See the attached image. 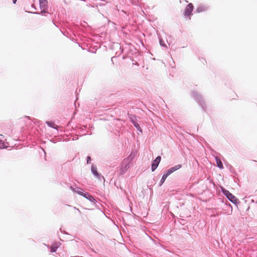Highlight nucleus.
Segmentation results:
<instances>
[{
    "label": "nucleus",
    "mask_w": 257,
    "mask_h": 257,
    "mask_svg": "<svg viewBox=\"0 0 257 257\" xmlns=\"http://www.w3.org/2000/svg\"><path fill=\"white\" fill-rule=\"evenodd\" d=\"M47 124L51 126V127H52L53 128H55V124L54 123V122H52V121H47Z\"/></svg>",
    "instance_id": "obj_14"
},
{
    "label": "nucleus",
    "mask_w": 257,
    "mask_h": 257,
    "mask_svg": "<svg viewBox=\"0 0 257 257\" xmlns=\"http://www.w3.org/2000/svg\"><path fill=\"white\" fill-rule=\"evenodd\" d=\"M78 193H79V194H80V195H83L82 192H79Z\"/></svg>",
    "instance_id": "obj_18"
},
{
    "label": "nucleus",
    "mask_w": 257,
    "mask_h": 257,
    "mask_svg": "<svg viewBox=\"0 0 257 257\" xmlns=\"http://www.w3.org/2000/svg\"><path fill=\"white\" fill-rule=\"evenodd\" d=\"M83 196H84V197H86V194L84 195Z\"/></svg>",
    "instance_id": "obj_19"
},
{
    "label": "nucleus",
    "mask_w": 257,
    "mask_h": 257,
    "mask_svg": "<svg viewBox=\"0 0 257 257\" xmlns=\"http://www.w3.org/2000/svg\"><path fill=\"white\" fill-rule=\"evenodd\" d=\"M91 171L94 175H95L96 177L99 178V175L97 171V168L96 167L92 165L91 166Z\"/></svg>",
    "instance_id": "obj_8"
},
{
    "label": "nucleus",
    "mask_w": 257,
    "mask_h": 257,
    "mask_svg": "<svg viewBox=\"0 0 257 257\" xmlns=\"http://www.w3.org/2000/svg\"><path fill=\"white\" fill-rule=\"evenodd\" d=\"M122 164H125L124 171H122L123 172H124L128 168V163L127 160H124L122 162Z\"/></svg>",
    "instance_id": "obj_13"
},
{
    "label": "nucleus",
    "mask_w": 257,
    "mask_h": 257,
    "mask_svg": "<svg viewBox=\"0 0 257 257\" xmlns=\"http://www.w3.org/2000/svg\"><path fill=\"white\" fill-rule=\"evenodd\" d=\"M215 160H216V162L217 166L218 168H219L220 169H223V164H222L221 161L220 160V159H219L217 157H216L215 158Z\"/></svg>",
    "instance_id": "obj_7"
},
{
    "label": "nucleus",
    "mask_w": 257,
    "mask_h": 257,
    "mask_svg": "<svg viewBox=\"0 0 257 257\" xmlns=\"http://www.w3.org/2000/svg\"><path fill=\"white\" fill-rule=\"evenodd\" d=\"M59 243H54L51 246V251L55 252L56 251L57 249L59 247Z\"/></svg>",
    "instance_id": "obj_9"
},
{
    "label": "nucleus",
    "mask_w": 257,
    "mask_h": 257,
    "mask_svg": "<svg viewBox=\"0 0 257 257\" xmlns=\"http://www.w3.org/2000/svg\"><path fill=\"white\" fill-rule=\"evenodd\" d=\"M206 10V8L204 6H200L197 8L196 11L198 13H201Z\"/></svg>",
    "instance_id": "obj_12"
},
{
    "label": "nucleus",
    "mask_w": 257,
    "mask_h": 257,
    "mask_svg": "<svg viewBox=\"0 0 257 257\" xmlns=\"http://www.w3.org/2000/svg\"><path fill=\"white\" fill-rule=\"evenodd\" d=\"M135 126L138 128V130L140 129V127L138 124H135Z\"/></svg>",
    "instance_id": "obj_16"
},
{
    "label": "nucleus",
    "mask_w": 257,
    "mask_h": 257,
    "mask_svg": "<svg viewBox=\"0 0 257 257\" xmlns=\"http://www.w3.org/2000/svg\"><path fill=\"white\" fill-rule=\"evenodd\" d=\"M91 161V158L90 156H88L87 158V163L89 164L90 163V162Z\"/></svg>",
    "instance_id": "obj_15"
},
{
    "label": "nucleus",
    "mask_w": 257,
    "mask_h": 257,
    "mask_svg": "<svg viewBox=\"0 0 257 257\" xmlns=\"http://www.w3.org/2000/svg\"><path fill=\"white\" fill-rule=\"evenodd\" d=\"M161 158L160 156H158L155 160L153 161V163L152 164V171H154L157 167L158 166L160 161Z\"/></svg>",
    "instance_id": "obj_3"
},
{
    "label": "nucleus",
    "mask_w": 257,
    "mask_h": 257,
    "mask_svg": "<svg viewBox=\"0 0 257 257\" xmlns=\"http://www.w3.org/2000/svg\"><path fill=\"white\" fill-rule=\"evenodd\" d=\"M169 175L167 173H165L163 175L162 178H161L160 182V186H161L164 183V182H165V180L166 179V178H167V177Z\"/></svg>",
    "instance_id": "obj_11"
},
{
    "label": "nucleus",
    "mask_w": 257,
    "mask_h": 257,
    "mask_svg": "<svg viewBox=\"0 0 257 257\" xmlns=\"http://www.w3.org/2000/svg\"><path fill=\"white\" fill-rule=\"evenodd\" d=\"M182 167V165L180 164L177 165L175 166L174 167H173L168 170L167 171V173L168 175H170L171 173H173L174 172L180 169Z\"/></svg>",
    "instance_id": "obj_4"
},
{
    "label": "nucleus",
    "mask_w": 257,
    "mask_h": 257,
    "mask_svg": "<svg viewBox=\"0 0 257 257\" xmlns=\"http://www.w3.org/2000/svg\"><path fill=\"white\" fill-rule=\"evenodd\" d=\"M182 167V165L180 164L177 165L175 166L174 167H173L168 170L167 171V173L168 175H170L171 173H173L174 172L180 169Z\"/></svg>",
    "instance_id": "obj_6"
},
{
    "label": "nucleus",
    "mask_w": 257,
    "mask_h": 257,
    "mask_svg": "<svg viewBox=\"0 0 257 257\" xmlns=\"http://www.w3.org/2000/svg\"><path fill=\"white\" fill-rule=\"evenodd\" d=\"M40 1V6L41 8H45V7L47 5V0H39Z\"/></svg>",
    "instance_id": "obj_10"
},
{
    "label": "nucleus",
    "mask_w": 257,
    "mask_h": 257,
    "mask_svg": "<svg viewBox=\"0 0 257 257\" xmlns=\"http://www.w3.org/2000/svg\"><path fill=\"white\" fill-rule=\"evenodd\" d=\"M224 194L227 197V198L233 203H237L238 199L228 190H222Z\"/></svg>",
    "instance_id": "obj_1"
},
{
    "label": "nucleus",
    "mask_w": 257,
    "mask_h": 257,
    "mask_svg": "<svg viewBox=\"0 0 257 257\" xmlns=\"http://www.w3.org/2000/svg\"><path fill=\"white\" fill-rule=\"evenodd\" d=\"M193 10V6L191 3L189 4L186 7L184 12V15L186 17H189V19H190V16L192 14V12Z\"/></svg>",
    "instance_id": "obj_2"
},
{
    "label": "nucleus",
    "mask_w": 257,
    "mask_h": 257,
    "mask_svg": "<svg viewBox=\"0 0 257 257\" xmlns=\"http://www.w3.org/2000/svg\"><path fill=\"white\" fill-rule=\"evenodd\" d=\"M17 0H13V2L14 4H15L16 3Z\"/></svg>",
    "instance_id": "obj_17"
},
{
    "label": "nucleus",
    "mask_w": 257,
    "mask_h": 257,
    "mask_svg": "<svg viewBox=\"0 0 257 257\" xmlns=\"http://www.w3.org/2000/svg\"><path fill=\"white\" fill-rule=\"evenodd\" d=\"M182 167V165L180 164L177 165L175 166L174 167H173L168 170L167 171V173L168 175H170L171 173H173L174 172L180 169Z\"/></svg>",
    "instance_id": "obj_5"
}]
</instances>
